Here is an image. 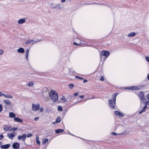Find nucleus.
<instances>
[{"mask_svg": "<svg viewBox=\"0 0 149 149\" xmlns=\"http://www.w3.org/2000/svg\"><path fill=\"white\" fill-rule=\"evenodd\" d=\"M49 96L54 102H56L58 99V95L57 92L54 90H52L49 93Z\"/></svg>", "mask_w": 149, "mask_h": 149, "instance_id": "f257e3e1", "label": "nucleus"}, {"mask_svg": "<svg viewBox=\"0 0 149 149\" xmlns=\"http://www.w3.org/2000/svg\"><path fill=\"white\" fill-rule=\"evenodd\" d=\"M50 7L52 9H56L61 10L62 7L61 6V4L55 3H52L50 4Z\"/></svg>", "mask_w": 149, "mask_h": 149, "instance_id": "f03ea898", "label": "nucleus"}, {"mask_svg": "<svg viewBox=\"0 0 149 149\" xmlns=\"http://www.w3.org/2000/svg\"><path fill=\"white\" fill-rule=\"evenodd\" d=\"M43 41V39H37L36 41L31 40L30 41L27 42L26 43V45H30L31 44H35L36 43L38 42Z\"/></svg>", "mask_w": 149, "mask_h": 149, "instance_id": "7ed1b4c3", "label": "nucleus"}, {"mask_svg": "<svg viewBox=\"0 0 149 149\" xmlns=\"http://www.w3.org/2000/svg\"><path fill=\"white\" fill-rule=\"evenodd\" d=\"M139 97L141 99L142 101L145 102L146 101V100L145 98L144 94L143 91H141L139 93Z\"/></svg>", "mask_w": 149, "mask_h": 149, "instance_id": "20e7f679", "label": "nucleus"}, {"mask_svg": "<svg viewBox=\"0 0 149 149\" xmlns=\"http://www.w3.org/2000/svg\"><path fill=\"white\" fill-rule=\"evenodd\" d=\"M40 105L38 104H33L32 105V109L34 111H37L40 108Z\"/></svg>", "mask_w": 149, "mask_h": 149, "instance_id": "39448f33", "label": "nucleus"}, {"mask_svg": "<svg viewBox=\"0 0 149 149\" xmlns=\"http://www.w3.org/2000/svg\"><path fill=\"white\" fill-rule=\"evenodd\" d=\"M17 135V133L15 132H12L7 134V136L11 139H13L14 137Z\"/></svg>", "mask_w": 149, "mask_h": 149, "instance_id": "423d86ee", "label": "nucleus"}, {"mask_svg": "<svg viewBox=\"0 0 149 149\" xmlns=\"http://www.w3.org/2000/svg\"><path fill=\"white\" fill-rule=\"evenodd\" d=\"M109 54V52L108 51H103L101 52V55L106 56V58L108 57Z\"/></svg>", "mask_w": 149, "mask_h": 149, "instance_id": "0eeeda50", "label": "nucleus"}, {"mask_svg": "<svg viewBox=\"0 0 149 149\" xmlns=\"http://www.w3.org/2000/svg\"><path fill=\"white\" fill-rule=\"evenodd\" d=\"M26 136L25 134H23L22 136L19 135L17 137V139L19 140L22 139L23 141H24L26 138Z\"/></svg>", "mask_w": 149, "mask_h": 149, "instance_id": "6e6552de", "label": "nucleus"}, {"mask_svg": "<svg viewBox=\"0 0 149 149\" xmlns=\"http://www.w3.org/2000/svg\"><path fill=\"white\" fill-rule=\"evenodd\" d=\"M20 147L19 143L17 142L13 143L12 145V147L14 149H18Z\"/></svg>", "mask_w": 149, "mask_h": 149, "instance_id": "1a4fd4ad", "label": "nucleus"}, {"mask_svg": "<svg viewBox=\"0 0 149 149\" xmlns=\"http://www.w3.org/2000/svg\"><path fill=\"white\" fill-rule=\"evenodd\" d=\"M109 103L110 107L112 108H115V105L116 104V103L114 102L113 104L112 100H109Z\"/></svg>", "mask_w": 149, "mask_h": 149, "instance_id": "9d476101", "label": "nucleus"}, {"mask_svg": "<svg viewBox=\"0 0 149 149\" xmlns=\"http://www.w3.org/2000/svg\"><path fill=\"white\" fill-rule=\"evenodd\" d=\"M14 121L18 123H22L23 122L22 119L18 117H15L14 118Z\"/></svg>", "mask_w": 149, "mask_h": 149, "instance_id": "9b49d317", "label": "nucleus"}, {"mask_svg": "<svg viewBox=\"0 0 149 149\" xmlns=\"http://www.w3.org/2000/svg\"><path fill=\"white\" fill-rule=\"evenodd\" d=\"M10 146V145L9 144H7L4 145H1L0 146L1 148L2 149H7Z\"/></svg>", "mask_w": 149, "mask_h": 149, "instance_id": "f8f14e48", "label": "nucleus"}, {"mask_svg": "<svg viewBox=\"0 0 149 149\" xmlns=\"http://www.w3.org/2000/svg\"><path fill=\"white\" fill-rule=\"evenodd\" d=\"M26 19H21L18 20V23L19 24H22L25 22Z\"/></svg>", "mask_w": 149, "mask_h": 149, "instance_id": "ddd939ff", "label": "nucleus"}, {"mask_svg": "<svg viewBox=\"0 0 149 149\" xmlns=\"http://www.w3.org/2000/svg\"><path fill=\"white\" fill-rule=\"evenodd\" d=\"M115 114L116 116H119L121 117H122L123 116V115L120 112L118 111H116L115 112Z\"/></svg>", "mask_w": 149, "mask_h": 149, "instance_id": "4468645a", "label": "nucleus"}, {"mask_svg": "<svg viewBox=\"0 0 149 149\" xmlns=\"http://www.w3.org/2000/svg\"><path fill=\"white\" fill-rule=\"evenodd\" d=\"M29 49H27L25 52V58L27 61L28 60L29 54Z\"/></svg>", "mask_w": 149, "mask_h": 149, "instance_id": "2eb2a0df", "label": "nucleus"}, {"mask_svg": "<svg viewBox=\"0 0 149 149\" xmlns=\"http://www.w3.org/2000/svg\"><path fill=\"white\" fill-rule=\"evenodd\" d=\"M17 51L19 53H24V50L23 48L21 47L17 49Z\"/></svg>", "mask_w": 149, "mask_h": 149, "instance_id": "dca6fc26", "label": "nucleus"}, {"mask_svg": "<svg viewBox=\"0 0 149 149\" xmlns=\"http://www.w3.org/2000/svg\"><path fill=\"white\" fill-rule=\"evenodd\" d=\"M9 116L11 118H15L16 117V115L13 112H10L9 113Z\"/></svg>", "mask_w": 149, "mask_h": 149, "instance_id": "f3484780", "label": "nucleus"}, {"mask_svg": "<svg viewBox=\"0 0 149 149\" xmlns=\"http://www.w3.org/2000/svg\"><path fill=\"white\" fill-rule=\"evenodd\" d=\"M4 102L7 105H10L11 102L9 100H3Z\"/></svg>", "mask_w": 149, "mask_h": 149, "instance_id": "a211bd4d", "label": "nucleus"}, {"mask_svg": "<svg viewBox=\"0 0 149 149\" xmlns=\"http://www.w3.org/2000/svg\"><path fill=\"white\" fill-rule=\"evenodd\" d=\"M4 96L5 98H9V99L12 98L13 97V96L12 95H10L9 94H4Z\"/></svg>", "mask_w": 149, "mask_h": 149, "instance_id": "6ab92c4d", "label": "nucleus"}, {"mask_svg": "<svg viewBox=\"0 0 149 149\" xmlns=\"http://www.w3.org/2000/svg\"><path fill=\"white\" fill-rule=\"evenodd\" d=\"M60 99L61 100V101L63 102H66L68 101L64 96H62L61 97Z\"/></svg>", "mask_w": 149, "mask_h": 149, "instance_id": "aec40b11", "label": "nucleus"}, {"mask_svg": "<svg viewBox=\"0 0 149 149\" xmlns=\"http://www.w3.org/2000/svg\"><path fill=\"white\" fill-rule=\"evenodd\" d=\"M36 142L39 145L40 144V141L39 140V137L38 136H37L36 138Z\"/></svg>", "mask_w": 149, "mask_h": 149, "instance_id": "412c9836", "label": "nucleus"}, {"mask_svg": "<svg viewBox=\"0 0 149 149\" xmlns=\"http://www.w3.org/2000/svg\"><path fill=\"white\" fill-rule=\"evenodd\" d=\"M64 131V130L63 129H58L56 130L55 132L56 133H58L60 132H63Z\"/></svg>", "mask_w": 149, "mask_h": 149, "instance_id": "4be33fe9", "label": "nucleus"}, {"mask_svg": "<svg viewBox=\"0 0 149 149\" xmlns=\"http://www.w3.org/2000/svg\"><path fill=\"white\" fill-rule=\"evenodd\" d=\"M128 89L132 90H137L138 89V88L136 86H132L129 88Z\"/></svg>", "mask_w": 149, "mask_h": 149, "instance_id": "5701e85b", "label": "nucleus"}, {"mask_svg": "<svg viewBox=\"0 0 149 149\" xmlns=\"http://www.w3.org/2000/svg\"><path fill=\"white\" fill-rule=\"evenodd\" d=\"M10 128V126H8L7 125H5L4 127V130L5 131H7L8 130L9 128Z\"/></svg>", "mask_w": 149, "mask_h": 149, "instance_id": "b1692460", "label": "nucleus"}, {"mask_svg": "<svg viewBox=\"0 0 149 149\" xmlns=\"http://www.w3.org/2000/svg\"><path fill=\"white\" fill-rule=\"evenodd\" d=\"M49 139H44L42 140V143L43 144H45L46 142H47Z\"/></svg>", "mask_w": 149, "mask_h": 149, "instance_id": "393cba45", "label": "nucleus"}, {"mask_svg": "<svg viewBox=\"0 0 149 149\" xmlns=\"http://www.w3.org/2000/svg\"><path fill=\"white\" fill-rule=\"evenodd\" d=\"M135 33L134 32H132L129 33L128 35V37L134 36L135 35Z\"/></svg>", "mask_w": 149, "mask_h": 149, "instance_id": "a878e982", "label": "nucleus"}, {"mask_svg": "<svg viewBox=\"0 0 149 149\" xmlns=\"http://www.w3.org/2000/svg\"><path fill=\"white\" fill-rule=\"evenodd\" d=\"M34 84V83L33 82L31 81L29 82L28 84V86H29L31 87L33 86Z\"/></svg>", "mask_w": 149, "mask_h": 149, "instance_id": "bb28decb", "label": "nucleus"}, {"mask_svg": "<svg viewBox=\"0 0 149 149\" xmlns=\"http://www.w3.org/2000/svg\"><path fill=\"white\" fill-rule=\"evenodd\" d=\"M61 117H58L56 119V122L57 123H59L61 122Z\"/></svg>", "mask_w": 149, "mask_h": 149, "instance_id": "cd10ccee", "label": "nucleus"}, {"mask_svg": "<svg viewBox=\"0 0 149 149\" xmlns=\"http://www.w3.org/2000/svg\"><path fill=\"white\" fill-rule=\"evenodd\" d=\"M74 86L73 84H70L68 85V87L71 89L72 88L74 87Z\"/></svg>", "mask_w": 149, "mask_h": 149, "instance_id": "c85d7f7f", "label": "nucleus"}, {"mask_svg": "<svg viewBox=\"0 0 149 149\" xmlns=\"http://www.w3.org/2000/svg\"><path fill=\"white\" fill-rule=\"evenodd\" d=\"M58 109L59 111H62L63 110V108L61 106H59L58 107Z\"/></svg>", "mask_w": 149, "mask_h": 149, "instance_id": "c756f323", "label": "nucleus"}, {"mask_svg": "<svg viewBox=\"0 0 149 149\" xmlns=\"http://www.w3.org/2000/svg\"><path fill=\"white\" fill-rule=\"evenodd\" d=\"M116 97H115V96H112V99L113 102H114L115 103V102L116 101Z\"/></svg>", "mask_w": 149, "mask_h": 149, "instance_id": "7c9ffc66", "label": "nucleus"}, {"mask_svg": "<svg viewBox=\"0 0 149 149\" xmlns=\"http://www.w3.org/2000/svg\"><path fill=\"white\" fill-rule=\"evenodd\" d=\"M33 136V134H29L27 135V137L29 138V137H32Z\"/></svg>", "mask_w": 149, "mask_h": 149, "instance_id": "2f4dec72", "label": "nucleus"}, {"mask_svg": "<svg viewBox=\"0 0 149 149\" xmlns=\"http://www.w3.org/2000/svg\"><path fill=\"white\" fill-rule=\"evenodd\" d=\"M3 109L2 105L1 104H0V112L2 111Z\"/></svg>", "mask_w": 149, "mask_h": 149, "instance_id": "473e14b6", "label": "nucleus"}, {"mask_svg": "<svg viewBox=\"0 0 149 149\" xmlns=\"http://www.w3.org/2000/svg\"><path fill=\"white\" fill-rule=\"evenodd\" d=\"M4 52V51L2 49H0V54H2Z\"/></svg>", "mask_w": 149, "mask_h": 149, "instance_id": "72a5a7b5", "label": "nucleus"}, {"mask_svg": "<svg viewBox=\"0 0 149 149\" xmlns=\"http://www.w3.org/2000/svg\"><path fill=\"white\" fill-rule=\"evenodd\" d=\"M145 111V110L144 109H143L141 111H140L139 112V114L141 113H142L144 112Z\"/></svg>", "mask_w": 149, "mask_h": 149, "instance_id": "f704fd0d", "label": "nucleus"}, {"mask_svg": "<svg viewBox=\"0 0 149 149\" xmlns=\"http://www.w3.org/2000/svg\"><path fill=\"white\" fill-rule=\"evenodd\" d=\"M39 119V117H35L34 118V120L36 121H37Z\"/></svg>", "mask_w": 149, "mask_h": 149, "instance_id": "c9c22d12", "label": "nucleus"}, {"mask_svg": "<svg viewBox=\"0 0 149 149\" xmlns=\"http://www.w3.org/2000/svg\"><path fill=\"white\" fill-rule=\"evenodd\" d=\"M104 78L103 76H102L100 79V80L101 81H103L104 80Z\"/></svg>", "mask_w": 149, "mask_h": 149, "instance_id": "e433bc0d", "label": "nucleus"}, {"mask_svg": "<svg viewBox=\"0 0 149 149\" xmlns=\"http://www.w3.org/2000/svg\"><path fill=\"white\" fill-rule=\"evenodd\" d=\"M44 110V108L42 107H41L40 108V112H42Z\"/></svg>", "mask_w": 149, "mask_h": 149, "instance_id": "4c0bfd02", "label": "nucleus"}, {"mask_svg": "<svg viewBox=\"0 0 149 149\" xmlns=\"http://www.w3.org/2000/svg\"><path fill=\"white\" fill-rule=\"evenodd\" d=\"M4 94L2 93L0 91V96H4Z\"/></svg>", "mask_w": 149, "mask_h": 149, "instance_id": "58836bf2", "label": "nucleus"}, {"mask_svg": "<svg viewBox=\"0 0 149 149\" xmlns=\"http://www.w3.org/2000/svg\"><path fill=\"white\" fill-rule=\"evenodd\" d=\"M146 59L147 61L149 62V57L146 56Z\"/></svg>", "mask_w": 149, "mask_h": 149, "instance_id": "ea45409f", "label": "nucleus"}, {"mask_svg": "<svg viewBox=\"0 0 149 149\" xmlns=\"http://www.w3.org/2000/svg\"><path fill=\"white\" fill-rule=\"evenodd\" d=\"M12 129H13V131H15L16 130H17V127H14L12 128Z\"/></svg>", "mask_w": 149, "mask_h": 149, "instance_id": "a19ab883", "label": "nucleus"}, {"mask_svg": "<svg viewBox=\"0 0 149 149\" xmlns=\"http://www.w3.org/2000/svg\"><path fill=\"white\" fill-rule=\"evenodd\" d=\"M3 137V136L2 134L0 135V140H1Z\"/></svg>", "mask_w": 149, "mask_h": 149, "instance_id": "79ce46f5", "label": "nucleus"}, {"mask_svg": "<svg viewBox=\"0 0 149 149\" xmlns=\"http://www.w3.org/2000/svg\"><path fill=\"white\" fill-rule=\"evenodd\" d=\"M79 94V93L78 92L74 94V96H77Z\"/></svg>", "mask_w": 149, "mask_h": 149, "instance_id": "37998d69", "label": "nucleus"}, {"mask_svg": "<svg viewBox=\"0 0 149 149\" xmlns=\"http://www.w3.org/2000/svg\"><path fill=\"white\" fill-rule=\"evenodd\" d=\"M111 134L115 136L117 134L116 133L114 132H112Z\"/></svg>", "mask_w": 149, "mask_h": 149, "instance_id": "c03bdc74", "label": "nucleus"}, {"mask_svg": "<svg viewBox=\"0 0 149 149\" xmlns=\"http://www.w3.org/2000/svg\"><path fill=\"white\" fill-rule=\"evenodd\" d=\"M147 103H146V105H145L144 107H143V109H144L145 110V109H146V108H147Z\"/></svg>", "mask_w": 149, "mask_h": 149, "instance_id": "a18cd8bd", "label": "nucleus"}, {"mask_svg": "<svg viewBox=\"0 0 149 149\" xmlns=\"http://www.w3.org/2000/svg\"><path fill=\"white\" fill-rule=\"evenodd\" d=\"M147 103H146V105H145L144 107H143V109H144L145 110V109H146V108H147Z\"/></svg>", "mask_w": 149, "mask_h": 149, "instance_id": "49530a36", "label": "nucleus"}, {"mask_svg": "<svg viewBox=\"0 0 149 149\" xmlns=\"http://www.w3.org/2000/svg\"><path fill=\"white\" fill-rule=\"evenodd\" d=\"M73 44L74 45H79V44H78V43H76V42H73Z\"/></svg>", "mask_w": 149, "mask_h": 149, "instance_id": "de8ad7c7", "label": "nucleus"}, {"mask_svg": "<svg viewBox=\"0 0 149 149\" xmlns=\"http://www.w3.org/2000/svg\"><path fill=\"white\" fill-rule=\"evenodd\" d=\"M8 130L9 131H12L13 130V129H12V128L11 127H10V128H9Z\"/></svg>", "mask_w": 149, "mask_h": 149, "instance_id": "09e8293b", "label": "nucleus"}, {"mask_svg": "<svg viewBox=\"0 0 149 149\" xmlns=\"http://www.w3.org/2000/svg\"><path fill=\"white\" fill-rule=\"evenodd\" d=\"M147 97L148 99L149 100V94H148L147 95Z\"/></svg>", "mask_w": 149, "mask_h": 149, "instance_id": "8fccbe9b", "label": "nucleus"}, {"mask_svg": "<svg viewBox=\"0 0 149 149\" xmlns=\"http://www.w3.org/2000/svg\"><path fill=\"white\" fill-rule=\"evenodd\" d=\"M79 97L80 98H83L84 97V95H81L79 96Z\"/></svg>", "mask_w": 149, "mask_h": 149, "instance_id": "3c124183", "label": "nucleus"}, {"mask_svg": "<svg viewBox=\"0 0 149 149\" xmlns=\"http://www.w3.org/2000/svg\"><path fill=\"white\" fill-rule=\"evenodd\" d=\"M65 0H61V1L62 3H64L65 1Z\"/></svg>", "mask_w": 149, "mask_h": 149, "instance_id": "603ef678", "label": "nucleus"}, {"mask_svg": "<svg viewBox=\"0 0 149 149\" xmlns=\"http://www.w3.org/2000/svg\"><path fill=\"white\" fill-rule=\"evenodd\" d=\"M92 4H100V3H92Z\"/></svg>", "mask_w": 149, "mask_h": 149, "instance_id": "864d4df0", "label": "nucleus"}, {"mask_svg": "<svg viewBox=\"0 0 149 149\" xmlns=\"http://www.w3.org/2000/svg\"><path fill=\"white\" fill-rule=\"evenodd\" d=\"M118 94V93H116L114 95H113V96H115V97H116V96Z\"/></svg>", "mask_w": 149, "mask_h": 149, "instance_id": "5fc2aeb1", "label": "nucleus"}, {"mask_svg": "<svg viewBox=\"0 0 149 149\" xmlns=\"http://www.w3.org/2000/svg\"><path fill=\"white\" fill-rule=\"evenodd\" d=\"M87 81V80H86V79H84V81H83V82L84 83H85V82H86Z\"/></svg>", "mask_w": 149, "mask_h": 149, "instance_id": "6e6d98bb", "label": "nucleus"}, {"mask_svg": "<svg viewBox=\"0 0 149 149\" xmlns=\"http://www.w3.org/2000/svg\"><path fill=\"white\" fill-rule=\"evenodd\" d=\"M147 78H148V80H149V74H148Z\"/></svg>", "mask_w": 149, "mask_h": 149, "instance_id": "4d7b16f0", "label": "nucleus"}, {"mask_svg": "<svg viewBox=\"0 0 149 149\" xmlns=\"http://www.w3.org/2000/svg\"><path fill=\"white\" fill-rule=\"evenodd\" d=\"M75 77L77 78H79V77L78 76H76Z\"/></svg>", "mask_w": 149, "mask_h": 149, "instance_id": "13d9d810", "label": "nucleus"}, {"mask_svg": "<svg viewBox=\"0 0 149 149\" xmlns=\"http://www.w3.org/2000/svg\"><path fill=\"white\" fill-rule=\"evenodd\" d=\"M79 79H83L84 78L82 77H79Z\"/></svg>", "mask_w": 149, "mask_h": 149, "instance_id": "bf43d9fd", "label": "nucleus"}, {"mask_svg": "<svg viewBox=\"0 0 149 149\" xmlns=\"http://www.w3.org/2000/svg\"><path fill=\"white\" fill-rule=\"evenodd\" d=\"M2 143L1 142H0V145H1Z\"/></svg>", "mask_w": 149, "mask_h": 149, "instance_id": "052dcab7", "label": "nucleus"}, {"mask_svg": "<svg viewBox=\"0 0 149 149\" xmlns=\"http://www.w3.org/2000/svg\"><path fill=\"white\" fill-rule=\"evenodd\" d=\"M52 123H53V124H55V122H53Z\"/></svg>", "mask_w": 149, "mask_h": 149, "instance_id": "680f3d73", "label": "nucleus"}, {"mask_svg": "<svg viewBox=\"0 0 149 149\" xmlns=\"http://www.w3.org/2000/svg\"><path fill=\"white\" fill-rule=\"evenodd\" d=\"M147 103V104H148V103Z\"/></svg>", "mask_w": 149, "mask_h": 149, "instance_id": "e2e57ef3", "label": "nucleus"}]
</instances>
